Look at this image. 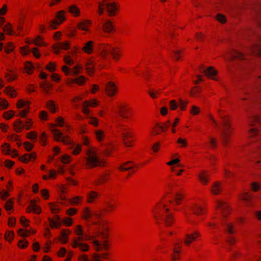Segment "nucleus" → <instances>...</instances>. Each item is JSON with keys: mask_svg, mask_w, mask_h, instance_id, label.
<instances>
[{"mask_svg": "<svg viewBox=\"0 0 261 261\" xmlns=\"http://www.w3.org/2000/svg\"><path fill=\"white\" fill-rule=\"evenodd\" d=\"M56 124H53L54 126H59L62 127L64 125L65 121L64 118L62 117L59 116L56 118L55 119Z\"/></svg>", "mask_w": 261, "mask_h": 261, "instance_id": "nucleus-55", "label": "nucleus"}, {"mask_svg": "<svg viewBox=\"0 0 261 261\" xmlns=\"http://www.w3.org/2000/svg\"><path fill=\"white\" fill-rule=\"evenodd\" d=\"M239 198L240 200L244 202L246 206H249L251 205V200L252 198V196L250 193L243 192L239 195Z\"/></svg>", "mask_w": 261, "mask_h": 261, "instance_id": "nucleus-19", "label": "nucleus"}, {"mask_svg": "<svg viewBox=\"0 0 261 261\" xmlns=\"http://www.w3.org/2000/svg\"><path fill=\"white\" fill-rule=\"evenodd\" d=\"M60 22L63 23L65 20V12L63 10L60 11L57 13L56 18Z\"/></svg>", "mask_w": 261, "mask_h": 261, "instance_id": "nucleus-51", "label": "nucleus"}, {"mask_svg": "<svg viewBox=\"0 0 261 261\" xmlns=\"http://www.w3.org/2000/svg\"><path fill=\"white\" fill-rule=\"evenodd\" d=\"M118 113L122 119L131 120L134 116L133 108L128 103L122 102L118 105Z\"/></svg>", "mask_w": 261, "mask_h": 261, "instance_id": "nucleus-5", "label": "nucleus"}, {"mask_svg": "<svg viewBox=\"0 0 261 261\" xmlns=\"http://www.w3.org/2000/svg\"><path fill=\"white\" fill-rule=\"evenodd\" d=\"M40 88L45 93L50 94L53 90V84L45 81L40 84Z\"/></svg>", "mask_w": 261, "mask_h": 261, "instance_id": "nucleus-27", "label": "nucleus"}, {"mask_svg": "<svg viewBox=\"0 0 261 261\" xmlns=\"http://www.w3.org/2000/svg\"><path fill=\"white\" fill-rule=\"evenodd\" d=\"M112 46L109 43H101L99 45V54L103 59L107 58Z\"/></svg>", "mask_w": 261, "mask_h": 261, "instance_id": "nucleus-11", "label": "nucleus"}, {"mask_svg": "<svg viewBox=\"0 0 261 261\" xmlns=\"http://www.w3.org/2000/svg\"><path fill=\"white\" fill-rule=\"evenodd\" d=\"M173 190V185L171 183L168 184L165 188V195L156 204L152 210L153 217L156 221L158 222L164 217V222L167 226H171L175 221L174 215L169 212V207L171 201L166 199L167 195H169Z\"/></svg>", "mask_w": 261, "mask_h": 261, "instance_id": "nucleus-2", "label": "nucleus"}, {"mask_svg": "<svg viewBox=\"0 0 261 261\" xmlns=\"http://www.w3.org/2000/svg\"><path fill=\"white\" fill-rule=\"evenodd\" d=\"M93 215V212L91 210V209L89 207H84L83 210L81 218L82 219L85 221H88L92 218Z\"/></svg>", "mask_w": 261, "mask_h": 261, "instance_id": "nucleus-26", "label": "nucleus"}, {"mask_svg": "<svg viewBox=\"0 0 261 261\" xmlns=\"http://www.w3.org/2000/svg\"><path fill=\"white\" fill-rule=\"evenodd\" d=\"M30 107H26L24 109L20 110L18 113L17 116L22 118L25 117L30 112Z\"/></svg>", "mask_w": 261, "mask_h": 261, "instance_id": "nucleus-62", "label": "nucleus"}, {"mask_svg": "<svg viewBox=\"0 0 261 261\" xmlns=\"http://www.w3.org/2000/svg\"><path fill=\"white\" fill-rule=\"evenodd\" d=\"M181 245L177 244L175 245L172 255V259L173 261L178 260L180 258L181 256Z\"/></svg>", "mask_w": 261, "mask_h": 261, "instance_id": "nucleus-18", "label": "nucleus"}, {"mask_svg": "<svg viewBox=\"0 0 261 261\" xmlns=\"http://www.w3.org/2000/svg\"><path fill=\"white\" fill-rule=\"evenodd\" d=\"M85 159V165L87 169L104 167L106 164L105 161L101 160L98 158L97 150L94 147H90L87 149Z\"/></svg>", "mask_w": 261, "mask_h": 261, "instance_id": "nucleus-4", "label": "nucleus"}, {"mask_svg": "<svg viewBox=\"0 0 261 261\" xmlns=\"http://www.w3.org/2000/svg\"><path fill=\"white\" fill-rule=\"evenodd\" d=\"M14 205L13 198H10L5 203V208L7 211H10L13 209Z\"/></svg>", "mask_w": 261, "mask_h": 261, "instance_id": "nucleus-57", "label": "nucleus"}, {"mask_svg": "<svg viewBox=\"0 0 261 261\" xmlns=\"http://www.w3.org/2000/svg\"><path fill=\"white\" fill-rule=\"evenodd\" d=\"M8 106V101L5 99L0 98V111L7 109Z\"/></svg>", "mask_w": 261, "mask_h": 261, "instance_id": "nucleus-59", "label": "nucleus"}, {"mask_svg": "<svg viewBox=\"0 0 261 261\" xmlns=\"http://www.w3.org/2000/svg\"><path fill=\"white\" fill-rule=\"evenodd\" d=\"M106 4L105 0L98 3L97 13L99 15L103 14L105 8H106Z\"/></svg>", "mask_w": 261, "mask_h": 261, "instance_id": "nucleus-47", "label": "nucleus"}, {"mask_svg": "<svg viewBox=\"0 0 261 261\" xmlns=\"http://www.w3.org/2000/svg\"><path fill=\"white\" fill-rule=\"evenodd\" d=\"M188 104V101L184 100L181 99H179V107L181 111H185L187 109Z\"/></svg>", "mask_w": 261, "mask_h": 261, "instance_id": "nucleus-63", "label": "nucleus"}, {"mask_svg": "<svg viewBox=\"0 0 261 261\" xmlns=\"http://www.w3.org/2000/svg\"><path fill=\"white\" fill-rule=\"evenodd\" d=\"M110 54L112 59L116 62L119 61L122 55V51L118 46H113L111 48Z\"/></svg>", "mask_w": 261, "mask_h": 261, "instance_id": "nucleus-13", "label": "nucleus"}, {"mask_svg": "<svg viewBox=\"0 0 261 261\" xmlns=\"http://www.w3.org/2000/svg\"><path fill=\"white\" fill-rule=\"evenodd\" d=\"M70 42L69 41L64 42H59L54 44L52 48L54 53L58 55L60 53L61 50H67L70 47Z\"/></svg>", "mask_w": 261, "mask_h": 261, "instance_id": "nucleus-7", "label": "nucleus"}, {"mask_svg": "<svg viewBox=\"0 0 261 261\" xmlns=\"http://www.w3.org/2000/svg\"><path fill=\"white\" fill-rule=\"evenodd\" d=\"M187 208L188 211L192 212L194 214L198 216L202 215L206 212L205 208L196 203L190 204L187 206Z\"/></svg>", "mask_w": 261, "mask_h": 261, "instance_id": "nucleus-8", "label": "nucleus"}, {"mask_svg": "<svg viewBox=\"0 0 261 261\" xmlns=\"http://www.w3.org/2000/svg\"><path fill=\"white\" fill-rule=\"evenodd\" d=\"M176 143L179 145L180 148H186L188 145L187 139L182 138H179L177 139Z\"/></svg>", "mask_w": 261, "mask_h": 261, "instance_id": "nucleus-52", "label": "nucleus"}, {"mask_svg": "<svg viewBox=\"0 0 261 261\" xmlns=\"http://www.w3.org/2000/svg\"><path fill=\"white\" fill-rule=\"evenodd\" d=\"M48 205L50 210L53 214H56L60 213L61 207L58 204L55 202H50Z\"/></svg>", "mask_w": 261, "mask_h": 261, "instance_id": "nucleus-39", "label": "nucleus"}, {"mask_svg": "<svg viewBox=\"0 0 261 261\" xmlns=\"http://www.w3.org/2000/svg\"><path fill=\"white\" fill-rule=\"evenodd\" d=\"M198 177L200 182L203 185H206L210 181V175L205 170L200 171L198 174Z\"/></svg>", "mask_w": 261, "mask_h": 261, "instance_id": "nucleus-15", "label": "nucleus"}, {"mask_svg": "<svg viewBox=\"0 0 261 261\" xmlns=\"http://www.w3.org/2000/svg\"><path fill=\"white\" fill-rule=\"evenodd\" d=\"M92 22L90 20H84L80 22L77 25L79 30L87 32L92 25Z\"/></svg>", "mask_w": 261, "mask_h": 261, "instance_id": "nucleus-20", "label": "nucleus"}, {"mask_svg": "<svg viewBox=\"0 0 261 261\" xmlns=\"http://www.w3.org/2000/svg\"><path fill=\"white\" fill-rule=\"evenodd\" d=\"M93 46L94 42L92 41H89L85 43L82 49L84 53L90 55L93 51Z\"/></svg>", "mask_w": 261, "mask_h": 261, "instance_id": "nucleus-29", "label": "nucleus"}, {"mask_svg": "<svg viewBox=\"0 0 261 261\" xmlns=\"http://www.w3.org/2000/svg\"><path fill=\"white\" fill-rule=\"evenodd\" d=\"M3 30L5 33L7 35L12 36L15 34L12 30V25L10 23H7L5 24L3 28Z\"/></svg>", "mask_w": 261, "mask_h": 261, "instance_id": "nucleus-42", "label": "nucleus"}, {"mask_svg": "<svg viewBox=\"0 0 261 261\" xmlns=\"http://www.w3.org/2000/svg\"><path fill=\"white\" fill-rule=\"evenodd\" d=\"M84 200V197L82 196H76L70 198L69 200L70 203L72 205L81 204Z\"/></svg>", "mask_w": 261, "mask_h": 261, "instance_id": "nucleus-36", "label": "nucleus"}, {"mask_svg": "<svg viewBox=\"0 0 261 261\" xmlns=\"http://www.w3.org/2000/svg\"><path fill=\"white\" fill-rule=\"evenodd\" d=\"M48 221L49 223V226L52 228H59L62 224V222H57L52 218L48 217Z\"/></svg>", "mask_w": 261, "mask_h": 261, "instance_id": "nucleus-45", "label": "nucleus"}, {"mask_svg": "<svg viewBox=\"0 0 261 261\" xmlns=\"http://www.w3.org/2000/svg\"><path fill=\"white\" fill-rule=\"evenodd\" d=\"M221 110H218L219 116L222 119V141L223 145L226 146L230 143L231 137L233 132V128L232 127L229 117L227 115H223L221 114Z\"/></svg>", "mask_w": 261, "mask_h": 261, "instance_id": "nucleus-3", "label": "nucleus"}, {"mask_svg": "<svg viewBox=\"0 0 261 261\" xmlns=\"http://www.w3.org/2000/svg\"><path fill=\"white\" fill-rule=\"evenodd\" d=\"M102 29L105 33H112L114 30V26L111 20L107 19L103 23Z\"/></svg>", "mask_w": 261, "mask_h": 261, "instance_id": "nucleus-21", "label": "nucleus"}, {"mask_svg": "<svg viewBox=\"0 0 261 261\" xmlns=\"http://www.w3.org/2000/svg\"><path fill=\"white\" fill-rule=\"evenodd\" d=\"M184 198V195L182 193L177 192L174 197V202L175 204L177 205L180 204Z\"/></svg>", "mask_w": 261, "mask_h": 261, "instance_id": "nucleus-48", "label": "nucleus"}, {"mask_svg": "<svg viewBox=\"0 0 261 261\" xmlns=\"http://www.w3.org/2000/svg\"><path fill=\"white\" fill-rule=\"evenodd\" d=\"M46 109L53 114L56 113L59 110L58 105L53 100H48L46 102Z\"/></svg>", "mask_w": 261, "mask_h": 261, "instance_id": "nucleus-22", "label": "nucleus"}, {"mask_svg": "<svg viewBox=\"0 0 261 261\" xmlns=\"http://www.w3.org/2000/svg\"><path fill=\"white\" fill-rule=\"evenodd\" d=\"M51 133L53 135L54 140L56 141H61L63 137V133L59 129L53 128L51 129Z\"/></svg>", "mask_w": 261, "mask_h": 261, "instance_id": "nucleus-37", "label": "nucleus"}, {"mask_svg": "<svg viewBox=\"0 0 261 261\" xmlns=\"http://www.w3.org/2000/svg\"><path fill=\"white\" fill-rule=\"evenodd\" d=\"M96 140L101 142L103 141L106 137L105 132L101 129H97L94 132Z\"/></svg>", "mask_w": 261, "mask_h": 261, "instance_id": "nucleus-34", "label": "nucleus"}, {"mask_svg": "<svg viewBox=\"0 0 261 261\" xmlns=\"http://www.w3.org/2000/svg\"><path fill=\"white\" fill-rule=\"evenodd\" d=\"M15 115L14 111L12 110H10L7 112H5L3 114V117L6 120H9L12 118Z\"/></svg>", "mask_w": 261, "mask_h": 261, "instance_id": "nucleus-64", "label": "nucleus"}, {"mask_svg": "<svg viewBox=\"0 0 261 261\" xmlns=\"http://www.w3.org/2000/svg\"><path fill=\"white\" fill-rule=\"evenodd\" d=\"M251 53L253 55L261 56V44L260 43H255L252 46Z\"/></svg>", "mask_w": 261, "mask_h": 261, "instance_id": "nucleus-31", "label": "nucleus"}, {"mask_svg": "<svg viewBox=\"0 0 261 261\" xmlns=\"http://www.w3.org/2000/svg\"><path fill=\"white\" fill-rule=\"evenodd\" d=\"M71 233V231L69 229H62L60 232V236L58 239L62 244H66L68 241V236Z\"/></svg>", "mask_w": 261, "mask_h": 261, "instance_id": "nucleus-17", "label": "nucleus"}, {"mask_svg": "<svg viewBox=\"0 0 261 261\" xmlns=\"http://www.w3.org/2000/svg\"><path fill=\"white\" fill-rule=\"evenodd\" d=\"M99 196L98 192L91 191L87 193L86 195V201L88 203H94L95 200L97 199Z\"/></svg>", "mask_w": 261, "mask_h": 261, "instance_id": "nucleus-25", "label": "nucleus"}, {"mask_svg": "<svg viewBox=\"0 0 261 261\" xmlns=\"http://www.w3.org/2000/svg\"><path fill=\"white\" fill-rule=\"evenodd\" d=\"M84 102H87V105L89 107H92V108H96V107H98L99 105V101L95 99H91L90 100H85Z\"/></svg>", "mask_w": 261, "mask_h": 261, "instance_id": "nucleus-53", "label": "nucleus"}, {"mask_svg": "<svg viewBox=\"0 0 261 261\" xmlns=\"http://www.w3.org/2000/svg\"><path fill=\"white\" fill-rule=\"evenodd\" d=\"M14 232L11 230H7L6 231L4 238L5 239L9 242H11L14 239Z\"/></svg>", "mask_w": 261, "mask_h": 261, "instance_id": "nucleus-49", "label": "nucleus"}, {"mask_svg": "<svg viewBox=\"0 0 261 261\" xmlns=\"http://www.w3.org/2000/svg\"><path fill=\"white\" fill-rule=\"evenodd\" d=\"M216 210L219 211L221 216L223 218L227 217L230 214L231 208L228 203L225 201L217 200L215 202Z\"/></svg>", "mask_w": 261, "mask_h": 261, "instance_id": "nucleus-6", "label": "nucleus"}, {"mask_svg": "<svg viewBox=\"0 0 261 261\" xmlns=\"http://www.w3.org/2000/svg\"><path fill=\"white\" fill-rule=\"evenodd\" d=\"M109 178V173H105V174L101 175L98 178L94 181L95 186H99L106 182Z\"/></svg>", "mask_w": 261, "mask_h": 261, "instance_id": "nucleus-30", "label": "nucleus"}, {"mask_svg": "<svg viewBox=\"0 0 261 261\" xmlns=\"http://www.w3.org/2000/svg\"><path fill=\"white\" fill-rule=\"evenodd\" d=\"M33 123V121L32 119L28 118L25 123L23 124V128L25 129L26 130H30L32 127V125Z\"/></svg>", "mask_w": 261, "mask_h": 261, "instance_id": "nucleus-61", "label": "nucleus"}, {"mask_svg": "<svg viewBox=\"0 0 261 261\" xmlns=\"http://www.w3.org/2000/svg\"><path fill=\"white\" fill-rule=\"evenodd\" d=\"M105 211L107 213H111L115 212L117 208V203L114 200L106 201Z\"/></svg>", "mask_w": 261, "mask_h": 261, "instance_id": "nucleus-16", "label": "nucleus"}, {"mask_svg": "<svg viewBox=\"0 0 261 261\" xmlns=\"http://www.w3.org/2000/svg\"><path fill=\"white\" fill-rule=\"evenodd\" d=\"M202 72L208 78L216 80L215 76L217 74V71L213 67H207L203 69Z\"/></svg>", "mask_w": 261, "mask_h": 261, "instance_id": "nucleus-14", "label": "nucleus"}, {"mask_svg": "<svg viewBox=\"0 0 261 261\" xmlns=\"http://www.w3.org/2000/svg\"><path fill=\"white\" fill-rule=\"evenodd\" d=\"M105 92L109 97H114L118 93V87L114 82H109L106 85Z\"/></svg>", "mask_w": 261, "mask_h": 261, "instance_id": "nucleus-10", "label": "nucleus"}, {"mask_svg": "<svg viewBox=\"0 0 261 261\" xmlns=\"http://www.w3.org/2000/svg\"><path fill=\"white\" fill-rule=\"evenodd\" d=\"M163 130L161 127V123H157L152 127L150 132V135L152 137L160 135Z\"/></svg>", "mask_w": 261, "mask_h": 261, "instance_id": "nucleus-28", "label": "nucleus"}, {"mask_svg": "<svg viewBox=\"0 0 261 261\" xmlns=\"http://www.w3.org/2000/svg\"><path fill=\"white\" fill-rule=\"evenodd\" d=\"M13 128L15 132L16 133H20L24 129L23 124L21 120L17 119L13 123Z\"/></svg>", "mask_w": 261, "mask_h": 261, "instance_id": "nucleus-33", "label": "nucleus"}, {"mask_svg": "<svg viewBox=\"0 0 261 261\" xmlns=\"http://www.w3.org/2000/svg\"><path fill=\"white\" fill-rule=\"evenodd\" d=\"M200 236V234L199 232L197 230L188 233L186 235L184 243L186 246H189L191 244L195 242Z\"/></svg>", "mask_w": 261, "mask_h": 261, "instance_id": "nucleus-9", "label": "nucleus"}, {"mask_svg": "<svg viewBox=\"0 0 261 261\" xmlns=\"http://www.w3.org/2000/svg\"><path fill=\"white\" fill-rule=\"evenodd\" d=\"M222 191V183L220 181H215L212 185L211 192L214 195L220 194Z\"/></svg>", "mask_w": 261, "mask_h": 261, "instance_id": "nucleus-23", "label": "nucleus"}, {"mask_svg": "<svg viewBox=\"0 0 261 261\" xmlns=\"http://www.w3.org/2000/svg\"><path fill=\"white\" fill-rule=\"evenodd\" d=\"M33 43L40 47L46 46L48 45L47 43L43 41V38L40 35L37 36L33 40Z\"/></svg>", "mask_w": 261, "mask_h": 261, "instance_id": "nucleus-32", "label": "nucleus"}, {"mask_svg": "<svg viewBox=\"0 0 261 261\" xmlns=\"http://www.w3.org/2000/svg\"><path fill=\"white\" fill-rule=\"evenodd\" d=\"M37 154L35 152L31 153H25L20 158V160L24 163H28L31 161H34L36 159Z\"/></svg>", "mask_w": 261, "mask_h": 261, "instance_id": "nucleus-24", "label": "nucleus"}, {"mask_svg": "<svg viewBox=\"0 0 261 261\" xmlns=\"http://www.w3.org/2000/svg\"><path fill=\"white\" fill-rule=\"evenodd\" d=\"M119 9V5L116 3H108L106 4V10L108 15L115 16L117 15Z\"/></svg>", "mask_w": 261, "mask_h": 261, "instance_id": "nucleus-12", "label": "nucleus"}, {"mask_svg": "<svg viewBox=\"0 0 261 261\" xmlns=\"http://www.w3.org/2000/svg\"><path fill=\"white\" fill-rule=\"evenodd\" d=\"M91 224L97 226V229L91 233H85L73 239L71 246L73 248H76L77 245L82 243L83 241H90L94 249L96 251H108L110 248L109 241L105 240L100 242L97 239L101 236L103 239L109 237V222L107 220L94 221Z\"/></svg>", "mask_w": 261, "mask_h": 261, "instance_id": "nucleus-1", "label": "nucleus"}, {"mask_svg": "<svg viewBox=\"0 0 261 261\" xmlns=\"http://www.w3.org/2000/svg\"><path fill=\"white\" fill-rule=\"evenodd\" d=\"M4 92L12 98H14L17 95V93L14 88L12 86H7L5 88Z\"/></svg>", "mask_w": 261, "mask_h": 261, "instance_id": "nucleus-40", "label": "nucleus"}, {"mask_svg": "<svg viewBox=\"0 0 261 261\" xmlns=\"http://www.w3.org/2000/svg\"><path fill=\"white\" fill-rule=\"evenodd\" d=\"M29 242L25 240H19L17 243L18 247L21 249H24L28 246Z\"/></svg>", "mask_w": 261, "mask_h": 261, "instance_id": "nucleus-58", "label": "nucleus"}, {"mask_svg": "<svg viewBox=\"0 0 261 261\" xmlns=\"http://www.w3.org/2000/svg\"><path fill=\"white\" fill-rule=\"evenodd\" d=\"M231 56L232 60L234 59H239L242 60L244 59V55L243 54L234 50L232 51Z\"/></svg>", "mask_w": 261, "mask_h": 261, "instance_id": "nucleus-50", "label": "nucleus"}, {"mask_svg": "<svg viewBox=\"0 0 261 261\" xmlns=\"http://www.w3.org/2000/svg\"><path fill=\"white\" fill-rule=\"evenodd\" d=\"M85 68L87 73L89 75H91L94 72V66L92 61H88L85 66Z\"/></svg>", "mask_w": 261, "mask_h": 261, "instance_id": "nucleus-44", "label": "nucleus"}, {"mask_svg": "<svg viewBox=\"0 0 261 261\" xmlns=\"http://www.w3.org/2000/svg\"><path fill=\"white\" fill-rule=\"evenodd\" d=\"M161 148V143L159 142L154 143L151 146V150L153 153H157Z\"/></svg>", "mask_w": 261, "mask_h": 261, "instance_id": "nucleus-60", "label": "nucleus"}, {"mask_svg": "<svg viewBox=\"0 0 261 261\" xmlns=\"http://www.w3.org/2000/svg\"><path fill=\"white\" fill-rule=\"evenodd\" d=\"M11 146L9 144L4 143L2 145V151L5 154H10Z\"/></svg>", "mask_w": 261, "mask_h": 261, "instance_id": "nucleus-54", "label": "nucleus"}, {"mask_svg": "<svg viewBox=\"0 0 261 261\" xmlns=\"http://www.w3.org/2000/svg\"><path fill=\"white\" fill-rule=\"evenodd\" d=\"M24 70L25 72L29 74H32L34 71V66L32 65V63L30 61H27L24 63Z\"/></svg>", "mask_w": 261, "mask_h": 261, "instance_id": "nucleus-35", "label": "nucleus"}, {"mask_svg": "<svg viewBox=\"0 0 261 261\" xmlns=\"http://www.w3.org/2000/svg\"><path fill=\"white\" fill-rule=\"evenodd\" d=\"M38 135L37 132L35 131H31L26 135V137L34 142L36 141Z\"/></svg>", "mask_w": 261, "mask_h": 261, "instance_id": "nucleus-56", "label": "nucleus"}, {"mask_svg": "<svg viewBox=\"0 0 261 261\" xmlns=\"http://www.w3.org/2000/svg\"><path fill=\"white\" fill-rule=\"evenodd\" d=\"M135 166V164L132 162H127L124 163L119 167V170L121 172H124L130 169H132Z\"/></svg>", "mask_w": 261, "mask_h": 261, "instance_id": "nucleus-38", "label": "nucleus"}, {"mask_svg": "<svg viewBox=\"0 0 261 261\" xmlns=\"http://www.w3.org/2000/svg\"><path fill=\"white\" fill-rule=\"evenodd\" d=\"M69 12L73 14L74 17H79L81 15L80 9L76 5H71L69 7Z\"/></svg>", "mask_w": 261, "mask_h": 261, "instance_id": "nucleus-41", "label": "nucleus"}, {"mask_svg": "<svg viewBox=\"0 0 261 261\" xmlns=\"http://www.w3.org/2000/svg\"><path fill=\"white\" fill-rule=\"evenodd\" d=\"M30 208L32 211L37 214H39L41 213V208L40 206L36 204V201L32 200L30 202Z\"/></svg>", "mask_w": 261, "mask_h": 261, "instance_id": "nucleus-43", "label": "nucleus"}, {"mask_svg": "<svg viewBox=\"0 0 261 261\" xmlns=\"http://www.w3.org/2000/svg\"><path fill=\"white\" fill-rule=\"evenodd\" d=\"M30 102L27 100H23L22 99H19L18 100L16 103V107L18 109H21L22 108L30 107Z\"/></svg>", "mask_w": 261, "mask_h": 261, "instance_id": "nucleus-46", "label": "nucleus"}]
</instances>
